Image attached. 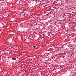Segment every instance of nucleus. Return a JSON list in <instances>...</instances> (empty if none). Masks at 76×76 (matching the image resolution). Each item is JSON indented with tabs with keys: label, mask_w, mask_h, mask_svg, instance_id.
Returning a JSON list of instances; mask_svg holds the SVG:
<instances>
[{
	"label": "nucleus",
	"mask_w": 76,
	"mask_h": 76,
	"mask_svg": "<svg viewBox=\"0 0 76 76\" xmlns=\"http://www.w3.org/2000/svg\"><path fill=\"white\" fill-rule=\"evenodd\" d=\"M72 10L71 11V10H67V12L69 13H71V12H72Z\"/></svg>",
	"instance_id": "obj_1"
},
{
	"label": "nucleus",
	"mask_w": 76,
	"mask_h": 76,
	"mask_svg": "<svg viewBox=\"0 0 76 76\" xmlns=\"http://www.w3.org/2000/svg\"><path fill=\"white\" fill-rule=\"evenodd\" d=\"M61 4H63V5H64V2L63 1H61Z\"/></svg>",
	"instance_id": "obj_2"
},
{
	"label": "nucleus",
	"mask_w": 76,
	"mask_h": 76,
	"mask_svg": "<svg viewBox=\"0 0 76 76\" xmlns=\"http://www.w3.org/2000/svg\"><path fill=\"white\" fill-rule=\"evenodd\" d=\"M50 15V13H49L48 12V13L46 14V15H45V16H48Z\"/></svg>",
	"instance_id": "obj_3"
},
{
	"label": "nucleus",
	"mask_w": 76,
	"mask_h": 76,
	"mask_svg": "<svg viewBox=\"0 0 76 76\" xmlns=\"http://www.w3.org/2000/svg\"><path fill=\"white\" fill-rule=\"evenodd\" d=\"M68 46L69 47H72V45L71 44H70L69 45H68Z\"/></svg>",
	"instance_id": "obj_4"
},
{
	"label": "nucleus",
	"mask_w": 76,
	"mask_h": 76,
	"mask_svg": "<svg viewBox=\"0 0 76 76\" xmlns=\"http://www.w3.org/2000/svg\"><path fill=\"white\" fill-rule=\"evenodd\" d=\"M12 60H16V59L15 58H12Z\"/></svg>",
	"instance_id": "obj_5"
},
{
	"label": "nucleus",
	"mask_w": 76,
	"mask_h": 76,
	"mask_svg": "<svg viewBox=\"0 0 76 76\" xmlns=\"http://www.w3.org/2000/svg\"><path fill=\"white\" fill-rule=\"evenodd\" d=\"M61 58H64V57H65L64 56H61Z\"/></svg>",
	"instance_id": "obj_6"
},
{
	"label": "nucleus",
	"mask_w": 76,
	"mask_h": 76,
	"mask_svg": "<svg viewBox=\"0 0 76 76\" xmlns=\"http://www.w3.org/2000/svg\"><path fill=\"white\" fill-rule=\"evenodd\" d=\"M25 15H26V13H25L23 15V16H25Z\"/></svg>",
	"instance_id": "obj_7"
},
{
	"label": "nucleus",
	"mask_w": 76,
	"mask_h": 76,
	"mask_svg": "<svg viewBox=\"0 0 76 76\" xmlns=\"http://www.w3.org/2000/svg\"><path fill=\"white\" fill-rule=\"evenodd\" d=\"M61 9V7H58V8H57V9L59 10V9Z\"/></svg>",
	"instance_id": "obj_8"
},
{
	"label": "nucleus",
	"mask_w": 76,
	"mask_h": 76,
	"mask_svg": "<svg viewBox=\"0 0 76 76\" xmlns=\"http://www.w3.org/2000/svg\"><path fill=\"white\" fill-rule=\"evenodd\" d=\"M33 47L34 48H36V46H33Z\"/></svg>",
	"instance_id": "obj_9"
},
{
	"label": "nucleus",
	"mask_w": 76,
	"mask_h": 76,
	"mask_svg": "<svg viewBox=\"0 0 76 76\" xmlns=\"http://www.w3.org/2000/svg\"><path fill=\"white\" fill-rule=\"evenodd\" d=\"M72 31H73V32H75V30L73 29V30H72Z\"/></svg>",
	"instance_id": "obj_10"
},
{
	"label": "nucleus",
	"mask_w": 76,
	"mask_h": 76,
	"mask_svg": "<svg viewBox=\"0 0 76 76\" xmlns=\"http://www.w3.org/2000/svg\"><path fill=\"white\" fill-rule=\"evenodd\" d=\"M1 15H0V18H1Z\"/></svg>",
	"instance_id": "obj_11"
},
{
	"label": "nucleus",
	"mask_w": 76,
	"mask_h": 76,
	"mask_svg": "<svg viewBox=\"0 0 76 76\" xmlns=\"http://www.w3.org/2000/svg\"><path fill=\"white\" fill-rule=\"evenodd\" d=\"M60 10H61V9H60Z\"/></svg>",
	"instance_id": "obj_12"
},
{
	"label": "nucleus",
	"mask_w": 76,
	"mask_h": 76,
	"mask_svg": "<svg viewBox=\"0 0 76 76\" xmlns=\"http://www.w3.org/2000/svg\"><path fill=\"white\" fill-rule=\"evenodd\" d=\"M0 19H1V18H0Z\"/></svg>",
	"instance_id": "obj_13"
}]
</instances>
